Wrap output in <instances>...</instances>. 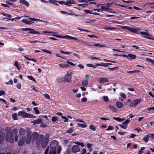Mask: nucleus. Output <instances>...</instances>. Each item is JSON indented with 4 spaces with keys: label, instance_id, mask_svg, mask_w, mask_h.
<instances>
[{
    "label": "nucleus",
    "instance_id": "f257e3e1",
    "mask_svg": "<svg viewBox=\"0 0 154 154\" xmlns=\"http://www.w3.org/2000/svg\"><path fill=\"white\" fill-rule=\"evenodd\" d=\"M33 135L34 137H37L36 143L37 146H41L43 148L46 147L49 141L48 137H45L44 135H38L36 132H34Z\"/></svg>",
    "mask_w": 154,
    "mask_h": 154
},
{
    "label": "nucleus",
    "instance_id": "f03ea898",
    "mask_svg": "<svg viewBox=\"0 0 154 154\" xmlns=\"http://www.w3.org/2000/svg\"><path fill=\"white\" fill-rule=\"evenodd\" d=\"M50 147L49 154H56L57 150V153H60L62 149L61 147L59 145L58 142L55 140L51 142Z\"/></svg>",
    "mask_w": 154,
    "mask_h": 154
},
{
    "label": "nucleus",
    "instance_id": "7ed1b4c3",
    "mask_svg": "<svg viewBox=\"0 0 154 154\" xmlns=\"http://www.w3.org/2000/svg\"><path fill=\"white\" fill-rule=\"evenodd\" d=\"M18 130L16 129L13 130L11 134L7 133L5 137V140L7 141H9L10 143H13L14 141H17L18 140L17 134Z\"/></svg>",
    "mask_w": 154,
    "mask_h": 154
},
{
    "label": "nucleus",
    "instance_id": "20e7f679",
    "mask_svg": "<svg viewBox=\"0 0 154 154\" xmlns=\"http://www.w3.org/2000/svg\"><path fill=\"white\" fill-rule=\"evenodd\" d=\"M38 21L45 22V21L42 20L38 19H36L32 18H29L28 20L25 19H23L21 21L27 24H31L33 23V21Z\"/></svg>",
    "mask_w": 154,
    "mask_h": 154
},
{
    "label": "nucleus",
    "instance_id": "39448f33",
    "mask_svg": "<svg viewBox=\"0 0 154 154\" xmlns=\"http://www.w3.org/2000/svg\"><path fill=\"white\" fill-rule=\"evenodd\" d=\"M72 73L71 72L69 71H68L64 77V79L67 82H70L71 80L72 75Z\"/></svg>",
    "mask_w": 154,
    "mask_h": 154
},
{
    "label": "nucleus",
    "instance_id": "423d86ee",
    "mask_svg": "<svg viewBox=\"0 0 154 154\" xmlns=\"http://www.w3.org/2000/svg\"><path fill=\"white\" fill-rule=\"evenodd\" d=\"M122 28L125 29H128L132 32L137 33L139 32V29L137 28H133L128 26H123Z\"/></svg>",
    "mask_w": 154,
    "mask_h": 154
},
{
    "label": "nucleus",
    "instance_id": "0eeeda50",
    "mask_svg": "<svg viewBox=\"0 0 154 154\" xmlns=\"http://www.w3.org/2000/svg\"><path fill=\"white\" fill-rule=\"evenodd\" d=\"M141 100H142L141 98L133 100L131 103L130 106V107H133L137 106L141 101Z\"/></svg>",
    "mask_w": 154,
    "mask_h": 154
},
{
    "label": "nucleus",
    "instance_id": "6e6552de",
    "mask_svg": "<svg viewBox=\"0 0 154 154\" xmlns=\"http://www.w3.org/2000/svg\"><path fill=\"white\" fill-rule=\"evenodd\" d=\"M29 114L23 111H20L18 112V116H22L24 118H28V117H30L29 116Z\"/></svg>",
    "mask_w": 154,
    "mask_h": 154
},
{
    "label": "nucleus",
    "instance_id": "1a4fd4ad",
    "mask_svg": "<svg viewBox=\"0 0 154 154\" xmlns=\"http://www.w3.org/2000/svg\"><path fill=\"white\" fill-rule=\"evenodd\" d=\"M80 149L79 146L77 145H73L71 148V151L72 152L76 153L79 152Z\"/></svg>",
    "mask_w": 154,
    "mask_h": 154
},
{
    "label": "nucleus",
    "instance_id": "9d476101",
    "mask_svg": "<svg viewBox=\"0 0 154 154\" xmlns=\"http://www.w3.org/2000/svg\"><path fill=\"white\" fill-rule=\"evenodd\" d=\"M100 8H101V10H102L104 11H109L111 12H112L114 13H115V12H111L109 11L110 9H109V5L108 4H106L105 6L101 5L100 7Z\"/></svg>",
    "mask_w": 154,
    "mask_h": 154
},
{
    "label": "nucleus",
    "instance_id": "9b49d317",
    "mask_svg": "<svg viewBox=\"0 0 154 154\" xmlns=\"http://www.w3.org/2000/svg\"><path fill=\"white\" fill-rule=\"evenodd\" d=\"M25 139V137L24 136H22V137L19 139L18 145L21 146L23 144Z\"/></svg>",
    "mask_w": 154,
    "mask_h": 154
},
{
    "label": "nucleus",
    "instance_id": "f8f14e48",
    "mask_svg": "<svg viewBox=\"0 0 154 154\" xmlns=\"http://www.w3.org/2000/svg\"><path fill=\"white\" fill-rule=\"evenodd\" d=\"M42 122V119H38L37 120L34 121H32L31 122V123L34 125L36 124H39Z\"/></svg>",
    "mask_w": 154,
    "mask_h": 154
},
{
    "label": "nucleus",
    "instance_id": "ddd939ff",
    "mask_svg": "<svg viewBox=\"0 0 154 154\" xmlns=\"http://www.w3.org/2000/svg\"><path fill=\"white\" fill-rule=\"evenodd\" d=\"M32 135L30 133H28L27 134L26 142L27 143H29L31 140Z\"/></svg>",
    "mask_w": 154,
    "mask_h": 154
},
{
    "label": "nucleus",
    "instance_id": "4468645a",
    "mask_svg": "<svg viewBox=\"0 0 154 154\" xmlns=\"http://www.w3.org/2000/svg\"><path fill=\"white\" fill-rule=\"evenodd\" d=\"M74 3L75 2L73 0H67L66 2L65 1L64 4L68 6H71L72 4Z\"/></svg>",
    "mask_w": 154,
    "mask_h": 154
},
{
    "label": "nucleus",
    "instance_id": "2eb2a0df",
    "mask_svg": "<svg viewBox=\"0 0 154 154\" xmlns=\"http://www.w3.org/2000/svg\"><path fill=\"white\" fill-rule=\"evenodd\" d=\"M108 81V79L106 78H100L98 80V82L101 84L103 82H107Z\"/></svg>",
    "mask_w": 154,
    "mask_h": 154
},
{
    "label": "nucleus",
    "instance_id": "dca6fc26",
    "mask_svg": "<svg viewBox=\"0 0 154 154\" xmlns=\"http://www.w3.org/2000/svg\"><path fill=\"white\" fill-rule=\"evenodd\" d=\"M31 29V30H30L31 31L29 32V33L32 34H37L38 35L40 34V33H39V32L35 30L34 29Z\"/></svg>",
    "mask_w": 154,
    "mask_h": 154
},
{
    "label": "nucleus",
    "instance_id": "f3484780",
    "mask_svg": "<svg viewBox=\"0 0 154 154\" xmlns=\"http://www.w3.org/2000/svg\"><path fill=\"white\" fill-rule=\"evenodd\" d=\"M5 135V134L4 132H2L1 133L0 135V144L2 143V141L4 139Z\"/></svg>",
    "mask_w": 154,
    "mask_h": 154
},
{
    "label": "nucleus",
    "instance_id": "a211bd4d",
    "mask_svg": "<svg viewBox=\"0 0 154 154\" xmlns=\"http://www.w3.org/2000/svg\"><path fill=\"white\" fill-rule=\"evenodd\" d=\"M19 2L20 3L25 5L27 7H28L29 5V3L25 0H20Z\"/></svg>",
    "mask_w": 154,
    "mask_h": 154
},
{
    "label": "nucleus",
    "instance_id": "6ab92c4d",
    "mask_svg": "<svg viewBox=\"0 0 154 154\" xmlns=\"http://www.w3.org/2000/svg\"><path fill=\"white\" fill-rule=\"evenodd\" d=\"M103 29H106L112 30L115 29L116 28L115 27H112V26H105L103 27Z\"/></svg>",
    "mask_w": 154,
    "mask_h": 154
},
{
    "label": "nucleus",
    "instance_id": "aec40b11",
    "mask_svg": "<svg viewBox=\"0 0 154 154\" xmlns=\"http://www.w3.org/2000/svg\"><path fill=\"white\" fill-rule=\"evenodd\" d=\"M116 105L118 108H122L124 106L123 104L120 102H117L116 103Z\"/></svg>",
    "mask_w": 154,
    "mask_h": 154
},
{
    "label": "nucleus",
    "instance_id": "412c9836",
    "mask_svg": "<svg viewBox=\"0 0 154 154\" xmlns=\"http://www.w3.org/2000/svg\"><path fill=\"white\" fill-rule=\"evenodd\" d=\"M17 0H7L6 2L7 4L11 5H13V3L16 2Z\"/></svg>",
    "mask_w": 154,
    "mask_h": 154
},
{
    "label": "nucleus",
    "instance_id": "4be33fe9",
    "mask_svg": "<svg viewBox=\"0 0 154 154\" xmlns=\"http://www.w3.org/2000/svg\"><path fill=\"white\" fill-rule=\"evenodd\" d=\"M83 123L84 124L77 123V124L79 127L85 128L87 127V125L85 122Z\"/></svg>",
    "mask_w": 154,
    "mask_h": 154
},
{
    "label": "nucleus",
    "instance_id": "5701e85b",
    "mask_svg": "<svg viewBox=\"0 0 154 154\" xmlns=\"http://www.w3.org/2000/svg\"><path fill=\"white\" fill-rule=\"evenodd\" d=\"M128 58L129 57L130 59H134L136 58V56L131 54H128Z\"/></svg>",
    "mask_w": 154,
    "mask_h": 154
},
{
    "label": "nucleus",
    "instance_id": "b1692460",
    "mask_svg": "<svg viewBox=\"0 0 154 154\" xmlns=\"http://www.w3.org/2000/svg\"><path fill=\"white\" fill-rule=\"evenodd\" d=\"M109 107L110 109L114 112H116L117 111V109L114 106L109 105Z\"/></svg>",
    "mask_w": 154,
    "mask_h": 154
},
{
    "label": "nucleus",
    "instance_id": "393cba45",
    "mask_svg": "<svg viewBox=\"0 0 154 154\" xmlns=\"http://www.w3.org/2000/svg\"><path fill=\"white\" fill-rule=\"evenodd\" d=\"M59 66L62 68H65L69 67V65L65 63H61L59 64Z\"/></svg>",
    "mask_w": 154,
    "mask_h": 154
},
{
    "label": "nucleus",
    "instance_id": "a878e982",
    "mask_svg": "<svg viewBox=\"0 0 154 154\" xmlns=\"http://www.w3.org/2000/svg\"><path fill=\"white\" fill-rule=\"evenodd\" d=\"M48 0L49 1V2H48V3H51L55 4V5H58L57 4L58 1H56V0Z\"/></svg>",
    "mask_w": 154,
    "mask_h": 154
},
{
    "label": "nucleus",
    "instance_id": "bb28decb",
    "mask_svg": "<svg viewBox=\"0 0 154 154\" xmlns=\"http://www.w3.org/2000/svg\"><path fill=\"white\" fill-rule=\"evenodd\" d=\"M14 65L17 67L18 70L20 69H21V66L17 61L15 63Z\"/></svg>",
    "mask_w": 154,
    "mask_h": 154
},
{
    "label": "nucleus",
    "instance_id": "cd10ccee",
    "mask_svg": "<svg viewBox=\"0 0 154 154\" xmlns=\"http://www.w3.org/2000/svg\"><path fill=\"white\" fill-rule=\"evenodd\" d=\"M88 84V81L87 80H83L82 82V84L83 86H86Z\"/></svg>",
    "mask_w": 154,
    "mask_h": 154
},
{
    "label": "nucleus",
    "instance_id": "c85d7f7f",
    "mask_svg": "<svg viewBox=\"0 0 154 154\" xmlns=\"http://www.w3.org/2000/svg\"><path fill=\"white\" fill-rule=\"evenodd\" d=\"M64 81H65V80L64 77L59 78L57 79V81L59 83L62 82Z\"/></svg>",
    "mask_w": 154,
    "mask_h": 154
},
{
    "label": "nucleus",
    "instance_id": "c756f323",
    "mask_svg": "<svg viewBox=\"0 0 154 154\" xmlns=\"http://www.w3.org/2000/svg\"><path fill=\"white\" fill-rule=\"evenodd\" d=\"M17 114L16 113H13L12 115V118L14 120H17Z\"/></svg>",
    "mask_w": 154,
    "mask_h": 154
},
{
    "label": "nucleus",
    "instance_id": "7c9ffc66",
    "mask_svg": "<svg viewBox=\"0 0 154 154\" xmlns=\"http://www.w3.org/2000/svg\"><path fill=\"white\" fill-rule=\"evenodd\" d=\"M1 14L3 16L9 17L10 18H11L12 17L11 15L5 13H1Z\"/></svg>",
    "mask_w": 154,
    "mask_h": 154
},
{
    "label": "nucleus",
    "instance_id": "2f4dec72",
    "mask_svg": "<svg viewBox=\"0 0 154 154\" xmlns=\"http://www.w3.org/2000/svg\"><path fill=\"white\" fill-rule=\"evenodd\" d=\"M119 126L121 127L122 128L125 129L127 127V125H125L123 123L119 125Z\"/></svg>",
    "mask_w": 154,
    "mask_h": 154
},
{
    "label": "nucleus",
    "instance_id": "473e14b6",
    "mask_svg": "<svg viewBox=\"0 0 154 154\" xmlns=\"http://www.w3.org/2000/svg\"><path fill=\"white\" fill-rule=\"evenodd\" d=\"M113 119L119 122H122L125 120L124 119H122L121 118L119 117H114L113 118Z\"/></svg>",
    "mask_w": 154,
    "mask_h": 154
},
{
    "label": "nucleus",
    "instance_id": "72a5a7b5",
    "mask_svg": "<svg viewBox=\"0 0 154 154\" xmlns=\"http://www.w3.org/2000/svg\"><path fill=\"white\" fill-rule=\"evenodd\" d=\"M5 84L6 85H12L13 84V82L12 80L10 79L8 82H5Z\"/></svg>",
    "mask_w": 154,
    "mask_h": 154
},
{
    "label": "nucleus",
    "instance_id": "f704fd0d",
    "mask_svg": "<svg viewBox=\"0 0 154 154\" xmlns=\"http://www.w3.org/2000/svg\"><path fill=\"white\" fill-rule=\"evenodd\" d=\"M140 33L142 35H143L146 36H150V35L148 34L147 32H140Z\"/></svg>",
    "mask_w": 154,
    "mask_h": 154
},
{
    "label": "nucleus",
    "instance_id": "c9c22d12",
    "mask_svg": "<svg viewBox=\"0 0 154 154\" xmlns=\"http://www.w3.org/2000/svg\"><path fill=\"white\" fill-rule=\"evenodd\" d=\"M147 61L150 62L151 63L154 65V60L150 58H147L146 59Z\"/></svg>",
    "mask_w": 154,
    "mask_h": 154
},
{
    "label": "nucleus",
    "instance_id": "e433bc0d",
    "mask_svg": "<svg viewBox=\"0 0 154 154\" xmlns=\"http://www.w3.org/2000/svg\"><path fill=\"white\" fill-rule=\"evenodd\" d=\"M25 132V131L24 129L21 128L20 129L19 131V133L20 134L23 135L24 134Z\"/></svg>",
    "mask_w": 154,
    "mask_h": 154
},
{
    "label": "nucleus",
    "instance_id": "4c0bfd02",
    "mask_svg": "<svg viewBox=\"0 0 154 154\" xmlns=\"http://www.w3.org/2000/svg\"><path fill=\"white\" fill-rule=\"evenodd\" d=\"M119 95L123 99H125L126 96V95L123 93H121L119 94Z\"/></svg>",
    "mask_w": 154,
    "mask_h": 154
},
{
    "label": "nucleus",
    "instance_id": "58836bf2",
    "mask_svg": "<svg viewBox=\"0 0 154 154\" xmlns=\"http://www.w3.org/2000/svg\"><path fill=\"white\" fill-rule=\"evenodd\" d=\"M28 78L30 79V80L33 81L35 82H36V80H35V79L33 78V77L32 76H29L28 75L27 76Z\"/></svg>",
    "mask_w": 154,
    "mask_h": 154
},
{
    "label": "nucleus",
    "instance_id": "ea45409f",
    "mask_svg": "<svg viewBox=\"0 0 154 154\" xmlns=\"http://www.w3.org/2000/svg\"><path fill=\"white\" fill-rule=\"evenodd\" d=\"M89 128L93 131H95L96 130L95 126L92 125H91L89 127Z\"/></svg>",
    "mask_w": 154,
    "mask_h": 154
},
{
    "label": "nucleus",
    "instance_id": "a19ab883",
    "mask_svg": "<svg viewBox=\"0 0 154 154\" xmlns=\"http://www.w3.org/2000/svg\"><path fill=\"white\" fill-rule=\"evenodd\" d=\"M104 101L105 102H108L109 101V99L107 96H104L103 97Z\"/></svg>",
    "mask_w": 154,
    "mask_h": 154
},
{
    "label": "nucleus",
    "instance_id": "79ce46f5",
    "mask_svg": "<svg viewBox=\"0 0 154 154\" xmlns=\"http://www.w3.org/2000/svg\"><path fill=\"white\" fill-rule=\"evenodd\" d=\"M147 136L151 138L152 139H154V134H149L147 135Z\"/></svg>",
    "mask_w": 154,
    "mask_h": 154
},
{
    "label": "nucleus",
    "instance_id": "37998d69",
    "mask_svg": "<svg viewBox=\"0 0 154 154\" xmlns=\"http://www.w3.org/2000/svg\"><path fill=\"white\" fill-rule=\"evenodd\" d=\"M38 109V107H35V108H33V109L34 110L36 114H38L39 113V110Z\"/></svg>",
    "mask_w": 154,
    "mask_h": 154
},
{
    "label": "nucleus",
    "instance_id": "c03bdc74",
    "mask_svg": "<svg viewBox=\"0 0 154 154\" xmlns=\"http://www.w3.org/2000/svg\"><path fill=\"white\" fill-rule=\"evenodd\" d=\"M94 46L98 47H105L104 46L100 44H95L94 45Z\"/></svg>",
    "mask_w": 154,
    "mask_h": 154
},
{
    "label": "nucleus",
    "instance_id": "a18cd8bd",
    "mask_svg": "<svg viewBox=\"0 0 154 154\" xmlns=\"http://www.w3.org/2000/svg\"><path fill=\"white\" fill-rule=\"evenodd\" d=\"M115 56H121L124 57H126L127 59H128V55H125V54H122V55H118V54H115Z\"/></svg>",
    "mask_w": 154,
    "mask_h": 154
},
{
    "label": "nucleus",
    "instance_id": "49530a36",
    "mask_svg": "<svg viewBox=\"0 0 154 154\" xmlns=\"http://www.w3.org/2000/svg\"><path fill=\"white\" fill-rule=\"evenodd\" d=\"M145 149L144 147H141L140 150L139 151L138 154H141L143 153V150Z\"/></svg>",
    "mask_w": 154,
    "mask_h": 154
},
{
    "label": "nucleus",
    "instance_id": "de8ad7c7",
    "mask_svg": "<svg viewBox=\"0 0 154 154\" xmlns=\"http://www.w3.org/2000/svg\"><path fill=\"white\" fill-rule=\"evenodd\" d=\"M73 131V129L72 128H70L69 129L66 131V133H71Z\"/></svg>",
    "mask_w": 154,
    "mask_h": 154
},
{
    "label": "nucleus",
    "instance_id": "09e8293b",
    "mask_svg": "<svg viewBox=\"0 0 154 154\" xmlns=\"http://www.w3.org/2000/svg\"><path fill=\"white\" fill-rule=\"evenodd\" d=\"M42 51L49 54H51L52 53L51 52L46 49H42Z\"/></svg>",
    "mask_w": 154,
    "mask_h": 154
},
{
    "label": "nucleus",
    "instance_id": "8fccbe9b",
    "mask_svg": "<svg viewBox=\"0 0 154 154\" xmlns=\"http://www.w3.org/2000/svg\"><path fill=\"white\" fill-rule=\"evenodd\" d=\"M60 12L61 13V14H67V15H72V14H71V13H67V12H66L65 11H60Z\"/></svg>",
    "mask_w": 154,
    "mask_h": 154
},
{
    "label": "nucleus",
    "instance_id": "3c124183",
    "mask_svg": "<svg viewBox=\"0 0 154 154\" xmlns=\"http://www.w3.org/2000/svg\"><path fill=\"white\" fill-rule=\"evenodd\" d=\"M43 33H56L57 32H52V31H43L42 32Z\"/></svg>",
    "mask_w": 154,
    "mask_h": 154
},
{
    "label": "nucleus",
    "instance_id": "603ef678",
    "mask_svg": "<svg viewBox=\"0 0 154 154\" xmlns=\"http://www.w3.org/2000/svg\"><path fill=\"white\" fill-rule=\"evenodd\" d=\"M149 137L147 135L145 137L143 138V140L146 142H147L148 141V137Z\"/></svg>",
    "mask_w": 154,
    "mask_h": 154
},
{
    "label": "nucleus",
    "instance_id": "864d4df0",
    "mask_svg": "<svg viewBox=\"0 0 154 154\" xmlns=\"http://www.w3.org/2000/svg\"><path fill=\"white\" fill-rule=\"evenodd\" d=\"M40 126L42 128H46L47 127V125L44 123H41L40 124Z\"/></svg>",
    "mask_w": 154,
    "mask_h": 154
},
{
    "label": "nucleus",
    "instance_id": "5fc2aeb1",
    "mask_svg": "<svg viewBox=\"0 0 154 154\" xmlns=\"http://www.w3.org/2000/svg\"><path fill=\"white\" fill-rule=\"evenodd\" d=\"M113 129V127L111 126H109L106 129V131H109V130H112Z\"/></svg>",
    "mask_w": 154,
    "mask_h": 154
},
{
    "label": "nucleus",
    "instance_id": "6e6d98bb",
    "mask_svg": "<svg viewBox=\"0 0 154 154\" xmlns=\"http://www.w3.org/2000/svg\"><path fill=\"white\" fill-rule=\"evenodd\" d=\"M43 96L45 98L47 99H50V96L49 94H43Z\"/></svg>",
    "mask_w": 154,
    "mask_h": 154
},
{
    "label": "nucleus",
    "instance_id": "4d7b16f0",
    "mask_svg": "<svg viewBox=\"0 0 154 154\" xmlns=\"http://www.w3.org/2000/svg\"><path fill=\"white\" fill-rule=\"evenodd\" d=\"M11 128L9 127H7L5 129V131L7 133H10V132L11 131Z\"/></svg>",
    "mask_w": 154,
    "mask_h": 154
},
{
    "label": "nucleus",
    "instance_id": "13d9d810",
    "mask_svg": "<svg viewBox=\"0 0 154 154\" xmlns=\"http://www.w3.org/2000/svg\"><path fill=\"white\" fill-rule=\"evenodd\" d=\"M104 63H96L95 65L96 66H103Z\"/></svg>",
    "mask_w": 154,
    "mask_h": 154
},
{
    "label": "nucleus",
    "instance_id": "bf43d9fd",
    "mask_svg": "<svg viewBox=\"0 0 154 154\" xmlns=\"http://www.w3.org/2000/svg\"><path fill=\"white\" fill-rule=\"evenodd\" d=\"M57 119V118L56 117H53L52 118V121L53 122H55Z\"/></svg>",
    "mask_w": 154,
    "mask_h": 154
},
{
    "label": "nucleus",
    "instance_id": "052dcab7",
    "mask_svg": "<svg viewBox=\"0 0 154 154\" xmlns=\"http://www.w3.org/2000/svg\"><path fill=\"white\" fill-rule=\"evenodd\" d=\"M90 58L92 60H93L94 59H96V60H100V59L99 58L96 57H92L91 58Z\"/></svg>",
    "mask_w": 154,
    "mask_h": 154
},
{
    "label": "nucleus",
    "instance_id": "680f3d73",
    "mask_svg": "<svg viewBox=\"0 0 154 154\" xmlns=\"http://www.w3.org/2000/svg\"><path fill=\"white\" fill-rule=\"evenodd\" d=\"M133 8L135 9L136 10H139V11H141L142 10V9L140 8H139L138 7H136V6H134L133 7Z\"/></svg>",
    "mask_w": 154,
    "mask_h": 154
},
{
    "label": "nucleus",
    "instance_id": "e2e57ef3",
    "mask_svg": "<svg viewBox=\"0 0 154 154\" xmlns=\"http://www.w3.org/2000/svg\"><path fill=\"white\" fill-rule=\"evenodd\" d=\"M112 64L111 63H104L103 66L104 67H107L109 65H112Z\"/></svg>",
    "mask_w": 154,
    "mask_h": 154
},
{
    "label": "nucleus",
    "instance_id": "0e129e2a",
    "mask_svg": "<svg viewBox=\"0 0 154 154\" xmlns=\"http://www.w3.org/2000/svg\"><path fill=\"white\" fill-rule=\"evenodd\" d=\"M49 146H48L46 149L45 153H44V154H48V152L49 149Z\"/></svg>",
    "mask_w": 154,
    "mask_h": 154
},
{
    "label": "nucleus",
    "instance_id": "69168bd1",
    "mask_svg": "<svg viewBox=\"0 0 154 154\" xmlns=\"http://www.w3.org/2000/svg\"><path fill=\"white\" fill-rule=\"evenodd\" d=\"M17 87L19 89H20L21 88V85L20 83H17L16 85Z\"/></svg>",
    "mask_w": 154,
    "mask_h": 154
},
{
    "label": "nucleus",
    "instance_id": "338daca9",
    "mask_svg": "<svg viewBox=\"0 0 154 154\" xmlns=\"http://www.w3.org/2000/svg\"><path fill=\"white\" fill-rule=\"evenodd\" d=\"M129 122L130 121L129 120L127 119L124 122H123L122 123L125 125H127V124H128Z\"/></svg>",
    "mask_w": 154,
    "mask_h": 154
},
{
    "label": "nucleus",
    "instance_id": "774afa93",
    "mask_svg": "<svg viewBox=\"0 0 154 154\" xmlns=\"http://www.w3.org/2000/svg\"><path fill=\"white\" fill-rule=\"evenodd\" d=\"M62 118L64 119V122H68V119L65 116H63L62 117Z\"/></svg>",
    "mask_w": 154,
    "mask_h": 154
}]
</instances>
